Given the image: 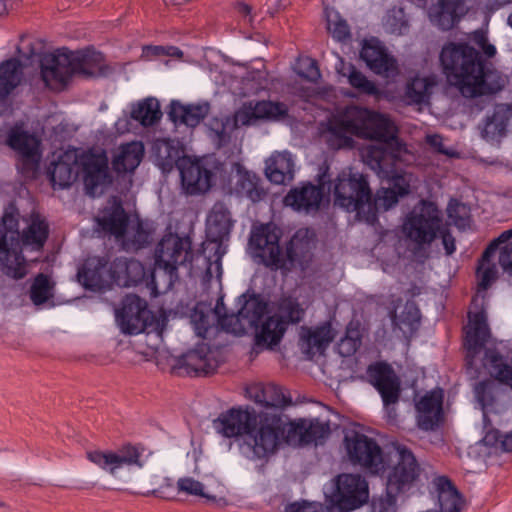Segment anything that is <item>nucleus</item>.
Instances as JSON below:
<instances>
[{"instance_id": "nucleus-1", "label": "nucleus", "mask_w": 512, "mask_h": 512, "mask_svg": "<svg viewBox=\"0 0 512 512\" xmlns=\"http://www.w3.org/2000/svg\"><path fill=\"white\" fill-rule=\"evenodd\" d=\"M343 126L351 134L378 142L368 147L364 160L378 177L388 181L389 186L377 190L373 197L366 175L351 169L343 170L334 182L331 181L334 204L348 212H356L360 220L374 224L378 212L389 210L398 203L399 197L410 193L407 174L396 168L402 145L390 119L366 108H350Z\"/></svg>"}, {"instance_id": "nucleus-2", "label": "nucleus", "mask_w": 512, "mask_h": 512, "mask_svg": "<svg viewBox=\"0 0 512 512\" xmlns=\"http://www.w3.org/2000/svg\"><path fill=\"white\" fill-rule=\"evenodd\" d=\"M214 429L227 438L242 436L246 456L261 460L290 443V418L282 411L268 412L249 406L233 407L213 421Z\"/></svg>"}, {"instance_id": "nucleus-3", "label": "nucleus", "mask_w": 512, "mask_h": 512, "mask_svg": "<svg viewBox=\"0 0 512 512\" xmlns=\"http://www.w3.org/2000/svg\"><path fill=\"white\" fill-rule=\"evenodd\" d=\"M20 213L13 202L3 211L0 221V270L6 276L19 280L26 276L27 265L23 247L40 251L49 236L47 221L37 213L24 218L26 226L20 231Z\"/></svg>"}, {"instance_id": "nucleus-4", "label": "nucleus", "mask_w": 512, "mask_h": 512, "mask_svg": "<svg viewBox=\"0 0 512 512\" xmlns=\"http://www.w3.org/2000/svg\"><path fill=\"white\" fill-rule=\"evenodd\" d=\"M440 62L451 86L465 98L494 94L503 87L497 71L487 66L478 50L466 43H449Z\"/></svg>"}, {"instance_id": "nucleus-5", "label": "nucleus", "mask_w": 512, "mask_h": 512, "mask_svg": "<svg viewBox=\"0 0 512 512\" xmlns=\"http://www.w3.org/2000/svg\"><path fill=\"white\" fill-rule=\"evenodd\" d=\"M41 77L52 89L63 88L73 75L85 78L106 77L113 69L104 63L102 53L94 50L72 52L66 48L47 53L40 60Z\"/></svg>"}, {"instance_id": "nucleus-6", "label": "nucleus", "mask_w": 512, "mask_h": 512, "mask_svg": "<svg viewBox=\"0 0 512 512\" xmlns=\"http://www.w3.org/2000/svg\"><path fill=\"white\" fill-rule=\"evenodd\" d=\"M403 233L414 244L412 252L416 257L427 258L426 248L438 236L442 238L447 255H451L456 249L453 236L443 227L441 211L435 203L428 200H420L406 216Z\"/></svg>"}, {"instance_id": "nucleus-7", "label": "nucleus", "mask_w": 512, "mask_h": 512, "mask_svg": "<svg viewBox=\"0 0 512 512\" xmlns=\"http://www.w3.org/2000/svg\"><path fill=\"white\" fill-rule=\"evenodd\" d=\"M154 258L151 272L152 288L156 293H165L171 290L179 279L178 267L192 261L189 237H180L172 233L165 235L155 248Z\"/></svg>"}, {"instance_id": "nucleus-8", "label": "nucleus", "mask_w": 512, "mask_h": 512, "mask_svg": "<svg viewBox=\"0 0 512 512\" xmlns=\"http://www.w3.org/2000/svg\"><path fill=\"white\" fill-rule=\"evenodd\" d=\"M164 372L175 376H207L226 362V354H142Z\"/></svg>"}, {"instance_id": "nucleus-9", "label": "nucleus", "mask_w": 512, "mask_h": 512, "mask_svg": "<svg viewBox=\"0 0 512 512\" xmlns=\"http://www.w3.org/2000/svg\"><path fill=\"white\" fill-rule=\"evenodd\" d=\"M240 305L237 313L228 314L223 299H219L213 310L221 329L234 334L243 335L247 329L258 327L266 312V303L256 295L242 294L238 298Z\"/></svg>"}, {"instance_id": "nucleus-10", "label": "nucleus", "mask_w": 512, "mask_h": 512, "mask_svg": "<svg viewBox=\"0 0 512 512\" xmlns=\"http://www.w3.org/2000/svg\"><path fill=\"white\" fill-rule=\"evenodd\" d=\"M279 241L280 231L274 224L253 226L249 237V250L254 262L272 271L289 270Z\"/></svg>"}, {"instance_id": "nucleus-11", "label": "nucleus", "mask_w": 512, "mask_h": 512, "mask_svg": "<svg viewBox=\"0 0 512 512\" xmlns=\"http://www.w3.org/2000/svg\"><path fill=\"white\" fill-rule=\"evenodd\" d=\"M343 449L344 457L351 465L374 475L385 470L383 450L374 438L350 430L344 435Z\"/></svg>"}, {"instance_id": "nucleus-12", "label": "nucleus", "mask_w": 512, "mask_h": 512, "mask_svg": "<svg viewBox=\"0 0 512 512\" xmlns=\"http://www.w3.org/2000/svg\"><path fill=\"white\" fill-rule=\"evenodd\" d=\"M394 457L393 464L386 471L387 491L406 493L419 480L421 467L413 452L403 445L396 447Z\"/></svg>"}, {"instance_id": "nucleus-13", "label": "nucleus", "mask_w": 512, "mask_h": 512, "mask_svg": "<svg viewBox=\"0 0 512 512\" xmlns=\"http://www.w3.org/2000/svg\"><path fill=\"white\" fill-rule=\"evenodd\" d=\"M317 183L318 185H313L308 182L301 187L291 189L284 198V204L296 211L318 210L325 192H331V175L326 162L319 167Z\"/></svg>"}, {"instance_id": "nucleus-14", "label": "nucleus", "mask_w": 512, "mask_h": 512, "mask_svg": "<svg viewBox=\"0 0 512 512\" xmlns=\"http://www.w3.org/2000/svg\"><path fill=\"white\" fill-rule=\"evenodd\" d=\"M216 163L212 158L184 157L180 162L181 183L189 195L207 192L213 184L216 175Z\"/></svg>"}, {"instance_id": "nucleus-15", "label": "nucleus", "mask_w": 512, "mask_h": 512, "mask_svg": "<svg viewBox=\"0 0 512 512\" xmlns=\"http://www.w3.org/2000/svg\"><path fill=\"white\" fill-rule=\"evenodd\" d=\"M151 317L146 300L135 294L126 295L118 308L115 319L120 330L125 334H139L145 331Z\"/></svg>"}, {"instance_id": "nucleus-16", "label": "nucleus", "mask_w": 512, "mask_h": 512, "mask_svg": "<svg viewBox=\"0 0 512 512\" xmlns=\"http://www.w3.org/2000/svg\"><path fill=\"white\" fill-rule=\"evenodd\" d=\"M469 318L464 338L466 352H512V348H507L502 341L497 342L491 337L484 311L474 313Z\"/></svg>"}, {"instance_id": "nucleus-17", "label": "nucleus", "mask_w": 512, "mask_h": 512, "mask_svg": "<svg viewBox=\"0 0 512 512\" xmlns=\"http://www.w3.org/2000/svg\"><path fill=\"white\" fill-rule=\"evenodd\" d=\"M335 497L339 509L350 512L368 501V483L360 474H341L337 477Z\"/></svg>"}, {"instance_id": "nucleus-18", "label": "nucleus", "mask_w": 512, "mask_h": 512, "mask_svg": "<svg viewBox=\"0 0 512 512\" xmlns=\"http://www.w3.org/2000/svg\"><path fill=\"white\" fill-rule=\"evenodd\" d=\"M288 113V108L284 103L272 101H248L245 102L234 114L232 120L233 125L248 126L254 120L268 119L279 120L284 118Z\"/></svg>"}, {"instance_id": "nucleus-19", "label": "nucleus", "mask_w": 512, "mask_h": 512, "mask_svg": "<svg viewBox=\"0 0 512 512\" xmlns=\"http://www.w3.org/2000/svg\"><path fill=\"white\" fill-rule=\"evenodd\" d=\"M368 382L381 395L384 406L395 404L400 396V381L392 366L386 362H376L367 367Z\"/></svg>"}, {"instance_id": "nucleus-20", "label": "nucleus", "mask_w": 512, "mask_h": 512, "mask_svg": "<svg viewBox=\"0 0 512 512\" xmlns=\"http://www.w3.org/2000/svg\"><path fill=\"white\" fill-rule=\"evenodd\" d=\"M142 452L132 445L123 446L115 452L112 451H89L87 458L99 466L100 468L115 474L116 471L124 466H137L141 468L143 463L141 461Z\"/></svg>"}, {"instance_id": "nucleus-21", "label": "nucleus", "mask_w": 512, "mask_h": 512, "mask_svg": "<svg viewBox=\"0 0 512 512\" xmlns=\"http://www.w3.org/2000/svg\"><path fill=\"white\" fill-rule=\"evenodd\" d=\"M81 164L86 193L93 197L102 194L104 188L112 181L106 155H87L83 157Z\"/></svg>"}, {"instance_id": "nucleus-22", "label": "nucleus", "mask_w": 512, "mask_h": 512, "mask_svg": "<svg viewBox=\"0 0 512 512\" xmlns=\"http://www.w3.org/2000/svg\"><path fill=\"white\" fill-rule=\"evenodd\" d=\"M245 396L264 409L282 411L292 405V398L275 383L254 382L245 387Z\"/></svg>"}, {"instance_id": "nucleus-23", "label": "nucleus", "mask_w": 512, "mask_h": 512, "mask_svg": "<svg viewBox=\"0 0 512 512\" xmlns=\"http://www.w3.org/2000/svg\"><path fill=\"white\" fill-rule=\"evenodd\" d=\"M360 57L374 73L382 77L393 78L398 74L396 59L375 39L364 42Z\"/></svg>"}, {"instance_id": "nucleus-24", "label": "nucleus", "mask_w": 512, "mask_h": 512, "mask_svg": "<svg viewBox=\"0 0 512 512\" xmlns=\"http://www.w3.org/2000/svg\"><path fill=\"white\" fill-rule=\"evenodd\" d=\"M79 174L77 150H67L60 154L48 168V175L54 188L64 189L70 187Z\"/></svg>"}, {"instance_id": "nucleus-25", "label": "nucleus", "mask_w": 512, "mask_h": 512, "mask_svg": "<svg viewBox=\"0 0 512 512\" xmlns=\"http://www.w3.org/2000/svg\"><path fill=\"white\" fill-rule=\"evenodd\" d=\"M443 392L432 390L426 393L417 403V424L425 431L435 430L443 420Z\"/></svg>"}, {"instance_id": "nucleus-26", "label": "nucleus", "mask_w": 512, "mask_h": 512, "mask_svg": "<svg viewBox=\"0 0 512 512\" xmlns=\"http://www.w3.org/2000/svg\"><path fill=\"white\" fill-rule=\"evenodd\" d=\"M329 433V428L318 419L291 420L290 419V443L291 445H308L324 439Z\"/></svg>"}, {"instance_id": "nucleus-27", "label": "nucleus", "mask_w": 512, "mask_h": 512, "mask_svg": "<svg viewBox=\"0 0 512 512\" xmlns=\"http://www.w3.org/2000/svg\"><path fill=\"white\" fill-rule=\"evenodd\" d=\"M233 223L227 206L223 202H216L207 217V236L210 241L220 244L227 240Z\"/></svg>"}, {"instance_id": "nucleus-28", "label": "nucleus", "mask_w": 512, "mask_h": 512, "mask_svg": "<svg viewBox=\"0 0 512 512\" xmlns=\"http://www.w3.org/2000/svg\"><path fill=\"white\" fill-rule=\"evenodd\" d=\"M210 104L207 101L196 104H182L173 100L168 112L169 118L177 125H185L194 128L208 115Z\"/></svg>"}, {"instance_id": "nucleus-29", "label": "nucleus", "mask_w": 512, "mask_h": 512, "mask_svg": "<svg viewBox=\"0 0 512 512\" xmlns=\"http://www.w3.org/2000/svg\"><path fill=\"white\" fill-rule=\"evenodd\" d=\"M336 335L337 331L333 328L332 322L325 321L313 327L302 326L299 338L307 346L306 352H311L313 349L317 352H325Z\"/></svg>"}, {"instance_id": "nucleus-30", "label": "nucleus", "mask_w": 512, "mask_h": 512, "mask_svg": "<svg viewBox=\"0 0 512 512\" xmlns=\"http://www.w3.org/2000/svg\"><path fill=\"white\" fill-rule=\"evenodd\" d=\"M295 161L290 152H275L266 160L265 174L274 184H286L294 179Z\"/></svg>"}, {"instance_id": "nucleus-31", "label": "nucleus", "mask_w": 512, "mask_h": 512, "mask_svg": "<svg viewBox=\"0 0 512 512\" xmlns=\"http://www.w3.org/2000/svg\"><path fill=\"white\" fill-rule=\"evenodd\" d=\"M511 115V108L509 106L504 104L496 105L492 113H488L482 125L479 126L482 138L492 142L504 137Z\"/></svg>"}, {"instance_id": "nucleus-32", "label": "nucleus", "mask_w": 512, "mask_h": 512, "mask_svg": "<svg viewBox=\"0 0 512 512\" xmlns=\"http://www.w3.org/2000/svg\"><path fill=\"white\" fill-rule=\"evenodd\" d=\"M465 13L463 0H438L437 6L431 10V22L441 30L452 29Z\"/></svg>"}, {"instance_id": "nucleus-33", "label": "nucleus", "mask_w": 512, "mask_h": 512, "mask_svg": "<svg viewBox=\"0 0 512 512\" xmlns=\"http://www.w3.org/2000/svg\"><path fill=\"white\" fill-rule=\"evenodd\" d=\"M236 185L238 195L245 196L252 202H258L264 198L266 191L262 186L261 178L254 172L247 170L240 163H235Z\"/></svg>"}, {"instance_id": "nucleus-34", "label": "nucleus", "mask_w": 512, "mask_h": 512, "mask_svg": "<svg viewBox=\"0 0 512 512\" xmlns=\"http://www.w3.org/2000/svg\"><path fill=\"white\" fill-rule=\"evenodd\" d=\"M438 494L439 512H460L463 498L452 481L446 476H438L434 480Z\"/></svg>"}, {"instance_id": "nucleus-35", "label": "nucleus", "mask_w": 512, "mask_h": 512, "mask_svg": "<svg viewBox=\"0 0 512 512\" xmlns=\"http://www.w3.org/2000/svg\"><path fill=\"white\" fill-rule=\"evenodd\" d=\"M482 362L494 381L512 391V358L504 354H484Z\"/></svg>"}, {"instance_id": "nucleus-36", "label": "nucleus", "mask_w": 512, "mask_h": 512, "mask_svg": "<svg viewBox=\"0 0 512 512\" xmlns=\"http://www.w3.org/2000/svg\"><path fill=\"white\" fill-rule=\"evenodd\" d=\"M119 241L127 252L137 251L150 243L151 229L147 222L136 218L130 221Z\"/></svg>"}, {"instance_id": "nucleus-37", "label": "nucleus", "mask_w": 512, "mask_h": 512, "mask_svg": "<svg viewBox=\"0 0 512 512\" xmlns=\"http://www.w3.org/2000/svg\"><path fill=\"white\" fill-rule=\"evenodd\" d=\"M131 219L126 213L120 202L114 203L104 215L98 219L101 228L109 234L115 236L119 241L128 227Z\"/></svg>"}, {"instance_id": "nucleus-38", "label": "nucleus", "mask_w": 512, "mask_h": 512, "mask_svg": "<svg viewBox=\"0 0 512 512\" xmlns=\"http://www.w3.org/2000/svg\"><path fill=\"white\" fill-rule=\"evenodd\" d=\"M420 310L413 301H407L402 311L391 313V321L395 328L402 331L405 337L413 335L420 326Z\"/></svg>"}, {"instance_id": "nucleus-39", "label": "nucleus", "mask_w": 512, "mask_h": 512, "mask_svg": "<svg viewBox=\"0 0 512 512\" xmlns=\"http://www.w3.org/2000/svg\"><path fill=\"white\" fill-rule=\"evenodd\" d=\"M182 153L170 140H161L154 144L155 161L163 172H170L174 166L180 171V162L185 157Z\"/></svg>"}, {"instance_id": "nucleus-40", "label": "nucleus", "mask_w": 512, "mask_h": 512, "mask_svg": "<svg viewBox=\"0 0 512 512\" xmlns=\"http://www.w3.org/2000/svg\"><path fill=\"white\" fill-rule=\"evenodd\" d=\"M107 261L104 258H90L83 267L78 271L79 282L87 289L98 290L102 288L104 283L103 271Z\"/></svg>"}, {"instance_id": "nucleus-41", "label": "nucleus", "mask_w": 512, "mask_h": 512, "mask_svg": "<svg viewBox=\"0 0 512 512\" xmlns=\"http://www.w3.org/2000/svg\"><path fill=\"white\" fill-rule=\"evenodd\" d=\"M22 65L16 58L0 64V99L6 98L21 82Z\"/></svg>"}, {"instance_id": "nucleus-42", "label": "nucleus", "mask_w": 512, "mask_h": 512, "mask_svg": "<svg viewBox=\"0 0 512 512\" xmlns=\"http://www.w3.org/2000/svg\"><path fill=\"white\" fill-rule=\"evenodd\" d=\"M143 157V145L141 143H129L123 145L120 152L113 159L112 165L117 173L134 171Z\"/></svg>"}, {"instance_id": "nucleus-43", "label": "nucleus", "mask_w": 512, "mask_h": 512, "mask_svg": "<svg viewBox=\"0 0 512 512\" xmlns=\"http://www.w3.org/2000/svg\"><path fill=\"white\" fill-rule=\"evenodd\" d=\"M130 117L144 127L153 126L162 117L158 100L153 97H148L136 104H133Z\"/></svg>"}, {"instance_id": "nucleus-44", "label": "nucleus", "mask_w": 512, "mask_h": 512, "mask_svg": "<svg viewBox=\"0 0 512 512\" xmlns=\"http://www.w3.org/2000/svg\"><path fill=\"white\" fill-rule=\"evenodd\" d=\"M434 85L435 82L431 77H420L418 75L411 77L406 82L404 98L408 104L426 103Z\"/></svg>"}, {"instance_id": "nucleus-45", "label": "nucleus", "mask_w": 512, "mask_h": 512, "mask_svg": "<svg viewBox=\"0 0 512 512\" xmlns=\"http://www.w3.org/2000/svg\"><path fill=\"white\" fill-rule=\"evenodd\" d=\"M7 144L17 151L25 162H37V140L27 132L12 129Z\"/></svg>"}, {"instance_id": "nucleus-46", "label": "nucleus", "mask_w": 512, "mask_h": 512, "mask_svg": "<svg viewBox=\"0 0 512 512\" xmlns=\"http://www.w3.org/2000/svg\"><path fill=\"white\" fill-rule=\"evenodd\" d=\"M284 326L281 321L269 317L255 335V345L262 349H272L278 344L284 334Z\"/></svg>"}, {"instance_id": "nucleus-47", "label": "nucleus", "mask_w": 512, "mask_h": 512, "mask_svg": "<svg viewBox=\"0 0 512 512\" xmlns=\"http://www.w3.org/2000/svg\"><path fill=\"white\" fill-rule=\"evenodd\" d=\"M338 72L342 76L347 77L349 84L360 93L370 96H378L380 94V90L375 83L368 80L367 77L352 64L344 63V61L341 60V67L338 68Z\"/></svg>"}, {"instance_id": "nucleus-48", "label": "nucleus", "mask_w": 512, "mask_h": 512, "mask_svg": "<svg viewBox=\"0 0 512 512\" xmlns=\"http://www.w3.org/2000/svg\"><path fill=\"white\" fill-rule=\"evenodd\" d=\"M362 329L358 321H350L346 327L345 335L338 343L337 352H358L362 345Z\"/></svg>"}, {"instance_id": "nucleus-49", "label": "nucleus", "mask_w": 512, "mask_h": 512, "mask_svg": "<svg viewBox=\"0 0 512 512\" xmlns=\"http://www.w3.org/2000/svg\"><path fill=\"white\" fill-rule=\"evenodd\" d=\"M211 138L216 144L217 148L227 145L231 140V134L236 129L233 125L231 118L225 117L223 119H214L210 123Z\"/></svg>"}, {"instance_id": "nucleus-50", "label": "nucleus", "mask_w": 512, "mask_h": 512, "mask_svg": "<svg viewBox=\"0 0 512 512\" xmlns=\"http://www.w3.org/2000/svg\"><path fill=\"white\" fill-rule=\"evenodd\" d=\"M53 286L45 274H38L30 288V298L35 305H41L52 297Z\"/></svg>"}, {"instance_id": "nucleus-51", "label": "nucleus", "mask_w": 512, "mask_h": 512, "mask_svg": "<svg viewBox=\"0 0 512 512\" xmlns=\"http://www.w3.org/2000/svg\"><path fill=\"white\" fill-rule=\"evenodd\" d=\"M497 387L493 380H483L475 385L474 392L482 409L494 406L496 403Z\"/></svg>"}, {"instance_id": "nucleus-52", "label": "nucleus", "mask_w": 512, "mask_h": 512, "mask_svg": "<svg viewBox=\"0 0 512 512\" xmlns=\"http://www.w3.org/2000/svg\"><path fill=\"white\" fill-rule=\"evenodd\" d=\"M447 214L458 228L464 229L469 225V208L465 204L452 199L447 206Z\"/></svg>"}, {"instance_id": "nucleus-53", "label": "nucleus", "mask_w": 512, "mask_h": 512, "mask_svg": "<svg viewBox=\"0 0 512 512\" xmlns=\"http://www.w3.org/2000/svg\"><path fill=\"white\" fill-rule=\"evenodd\" d=\"M497 273L498 271L496 265L491 263V258L484 261L482 256L477 269L479 288L481 290H487L490 285L497 279Z\"/></svg>"}, {"instance_id": "nucleus-54", "label": "nucleus", "mask_w": 512, "mask_h": 512, "mask_svg": "<svg viewBox=\"0 0 512 512\" xmlns=\"http://www.w3.org/2000/svg\"><path fill=\"white\" fill-rule=\"evenodd\" d=\"M327 25L329 32L336 41L346 42L351 38L350 27L347 21L338 14H335L334 18L328 16Z\"/></svg>"}, {"instance_id": "nucleus-55", "label": "nucleus", "mask_w": 512, "mask_h": 512, "mask_svg": "<svg viewBox=\"0 0 512 512\" xmlns=\"http://www.w3.org/2000/svg\"><path fill=\"white\" fill-rule=\"evenodd\" d=\"M123 271L125 272L126 278L120 283V279H118V283L123 286H134L140 283L144 277V267L143 265L134 259L129 261H125L122 264Z\"/></svg>"}, {"instance_id": "nucleus-56", "label": "nucleus", "mask_w": 512, "mask_h": 512, "mask_svg": "<svg viewBox=\"0 0 512 512\" xmlns=\"http://www.w3.org/2000/svg\"><path fill=\"white\" fill-rule=\"evenodd\" d=\"M160 56H170L175 58H181L183 56V52L175 46H156V45H146L142 49L141 58L145 60H150L153 57Z\"/></svg>"}, {"instance_id": "nucleus-57", "label": "nucleus", "mask_w": 512, "mask_h": 512, "mask_svg": "<svg viewBox=\"0 0 512 512\" xmlns=\"http://www.w3.org/2000/svg\"><path fill=\"white\" fill-rule=\"evenodd\" d=\"M280 310L291 323H299L305 315V310L301 307L299 302L292 297L282 300Z\"/></svg>"}, {"instance_id": "nucleus-58", "label": "nucleus", "mask_w": 512, "mask_h": 512, "mask_svg": "<svg viewBox=\"0 0 512 512\" xmlns=\"http://www.w3.org/2000/svg\"><path fill=\"white\" fill-rule=\"evenodd\" d=\"M398 494L399 493H392L386 490L384 495H381L380 497H373L371 502V511L396 512Z\"/></svg>"}, {"instance_id": "nucleus-59", "label": "nucleus", "mask_w": 512, "mask_h": 512, "mask_svg": "<svg viewBox=\"0 0 512 512\" xmlns=\"http://www.w3.org/2000/svg\"><path fill=\"white\" fill-rule=\"evenodd\" d=\"M177 487L180 492L205 497L209 500H215L214 496H209L204 493V485L201 482L191 477L180 478L177 482Z\"/></svg>"}, {"instance_id": "nucleus-60", "label": "nucleus", "mask_w": 512, "mask_h": 512, "mask_svg": "<svg viewBox=\"0 0 512 512\" xmlns=\"http://www.w3.org/2000/svg\"><path fill=\"white\" fill-rule=\"evenodd\" d=\"M385 26L392 34H405L408 30V21L405 19L403 10L400 9L394 11L392 15H388Z\"/></svg>"}, {"instance_id": "nucleus-61", "label": "nucleus", "mask_w": 512, "mask_h": 512, "mask_svg": "<svg viewBox=\"0 0 512 512\" xmlns=\"http://www.w3.org/2000/svg\"><path fill=\"white\" fill-rule=\"evenodd\" d=\"M298 75L313 83H316L321 77L317 62L311 58H306L301 62Z\"/></svg>"}, {"instance_id": "nucleus-62", "label": "nucleus", "mask_w": 512, "mask_h": 512, "mask_svg": "<svg viewBox=\"0 0 512 512\" xmlns=\"http://www.w3.org/2000/svg\"><path fill=\"white\" fill-rule=\"evenodd\" d=\"M511 238H512V229L502 232L500 234V236L498 238L494 239L484 250L483 260L486 261L489 258H491L498 250L499 245L507 242Z\"/></svg>"}, {"instance_id": "nucleus-63", "label": "nucleus", "mask_w": 512, "mask_h": 512, "mask_svg": "<svg viewBox=\"0 0 512 512\" xmlns=\"http://www.w3.org/2000/svg\"><path fill=\"white\" fill-rule=\"evenodd\" d=\"M499 264L505 272L512 276V242L501 250Z\"/></svg>"}, {"instance_id": "nucleus-64", "label": "nucleus", "mask_w": 512, "mask_h": 512, "mask_svg": "<svg viewBox=\"0 0 512 512\" xmlns=\"http://www.w3.org/2000/svg\"><path fill=\"white\" fill-rule=\"evenodd\" d=\"M285 512H323L321 507L303 501L290 503L285 507Z\"/></svg>"}]
</instances>
